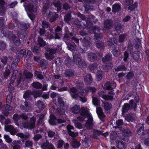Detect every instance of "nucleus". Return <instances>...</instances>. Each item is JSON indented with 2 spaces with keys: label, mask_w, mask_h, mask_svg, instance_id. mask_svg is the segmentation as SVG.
<instances>
[{
  "label": "nucleus",
  "mask_w": 149,
  "mask_h": 149,
  "mask_svg": "<svg viewBox=\"0 0 149 149\" xmlns=\"http://www.w3.org/2000/svg\"><path fill=\"white\" fill-rule=\"evenodd\" d=\"M71 109L74 113H80L81 116L77 117V119L79 120L83 121L85 118H87L88 120L85 125V126L87 129H90L93 128V118L87 108L83 107L80 109L79 106L75 105L71 108Z\"/></svg>",
  "instance_id": "1"
},
{
  "label": "nucleus",
  "mask_w": 149,
  "mask_h": 149,
  "mask_svg": "<svg viewBox=\"0 0 149 149\" xmlns=\"http://www.w3.org/2000/svg\"><path fill=\"white\" fill-rule=\"evenodd\" d=\"M20 118L23 120L22 122V126L25 128L29 129H33L35 128L36 118L33 116L30 118L29 123L28 121V118L25 114H21Z\"/></svg>",
  "instance_id": "2"
},
{
  "label": "nucleus",
  "mask_w": 149,
  "mask_h": 149,
  "mask_svg": "<svg viewBox=\"0 0 149 149\" xmlns=\"http://www.w3.org/2000/svg\"><path fill=\"white\" fill-rule=\"evenodd\" d=\"M13 22L16 23L19 29L17 33V35L21 38H24L25 37V33L24 31L26 30L29 27V25L24 22H19L17 19H13Z\"/></svg>",
  "instance_id": "3"
},
{
  "label": "nucleus",
  "mask_w": 149,
  "mask_h": 149,
  "mask_svg": "<svg viewBox=\"0 0 149 149\" xmlns=\"http://www.w3.org/2000/svg\"><path fill=\"white\" fill-rule=\"evenodd\" d=\"M81 58V56L80 55L76 54L73 56V62L79 67L85 68L87 66V63Z\"/></svg>",
  "instance_id": "4"
},
{
  "label": "nucleus",
  "mask_w": 149,
  "mask_h": 149,
  "mask_svg": "<svg viewBox=\"0 0 149 149\" xmlns=\"http://www.w3.org/2000/svg\"><path fill=\"white\" fill-rule=\"evenodd\" d=\"M25 9L27 8L28 11L31 12L35 13L37 11V8L32 3H31L27 0H26L24 4Z\"/></svg>",
  "instance_id": "5"
},
{
  "label": "nucleus",
  "mask_w": 149,
  "mask_h": 149,
  "mask_svg": "<svg viewBox=\"0 0 149 149\" xmlns=\"http://www.w3.org/2000/svg\"><path fill=\"white\" fill-rule=\"evenodd\" d=\"M70 91L71 92L70 95L72 98L78 99L79 97L78 90L75 87H73L70 88Z\"/></svg>",
  "instance_id": "6"
},
{
  "label": "nucleus",
  "mask_w": 149,
  "mask_h": 149,
  "mask_svg": "<svg viewBox=\"0 0 149 149\" xmlns=\"http://www.w3.org/2000/svg\"><path fill=\"white\" fill-rule=\"evenodd\" d=\"M5 130L6 132H9L12 135H15L17 133V131L16 129L12 125H7L5 127Z\"/></svg>",
  "instance_id": "7"
},
{
  "label": "nucleus",
  "mask_w": 149,
  "mask_h": 149,
  "mask_svg": "<svg viewBox=\"0 0 149 149\" xmlns=\"http://www.w3.org/2000/svg\"><path fill=\"white\" fill-rule=\"evenodd\" d=\"M47 16L48 18H49V21L51 22H54L57 18L58 17V15L55 12H49V13L47 14Z\"/></svg>",
  "instance_id": "8"
},
{
  "label": "nucleus",
  "mask_w": 149,
  "mask_h": 149,
  "mask_svg": "<svg viewBox=\"0 0 149 149\" xmlns=\"http://www.w3.org/2000/svg\"><path fill=\"white\" fill-rule=\"evenodd\" d=\"M98 95L105 100H111L113 99V97L112 95H108L104 94V92L103 91L99 92L98 93Z\"/></svg>",
  "instance_id": "9"
},
{
  "label": "nucleus",
  "mask_w": 149,
  "mask_h": 149,
  "mask_svg": "<svg viewBox=\"0 0 149 149\" xmlns=\"http://www.w3.org/2000/svg\"><path fill=\"white\" fill-rule=\"evenodd\" d=\"M20 108L24 111H28L31 109V104L29 102H25L24 105H21Z\"/></svg>",
  "instance_id": "10"
},
{
  "label": "nucleus",
  "mask_w": 149,
  "mask_h": 149,
  "mask_svg": "<svg viewBox=\"0 0 149 149\" xmlns=\"http://www.w3.org/2000/svg\"><path fill=\"white\" fill-rule=\"evenodd\" d=\"M83 45L84 47H87L91 44V40L90 37L88 36L85 37L82 40Z\"/></svg>",
  "instance_id": "11"
},
{
  "label": "nucleus",
  "mask_w": 149,
  "mask_h": 149,
  "mask_svg": "<svg viewBox=\"0 0 149 149\" xmlns=\"http://www.w3.org/2000/svg\"><path fill=\"white\" fill-rule=\"evenodd\" d=\"M87 56L88 60L91 62L95 61L97 58L96 54L92 52L88 53Z\"/></svg>",
  "instance_id": "12"
},
{
  "label": "nucleus",
  "mask_w": 149,
  "mask_h": 149,
  "mask_svg": "<svg viewBox=\"0 0 149 149\" xmlns=\"http://www.w3.org/2000/svg\"><path fill=\"white\" fill-rule=\"evenodd\" d=\"M113 25V22L111 19H108L104 21V27L107 29H111Z\"/></svg>",
  "instance_id": "13"
},
{
  "label": "nucleus",
  "mask_w": 149,
  "mask_h": 149,
  "mask_svg": "<svg viewBox=\"0 0 149 149\" xmlns=\"http://www.w3.org/2000/svg\"><path fill=\"white\" fill-rule=\"evenodd\" d=\"M137 128L138 130L137 133L139 135H143L145 134L143 124L141 123L138 124L137 125Z\"/></svg>",
  "instance_id": "14"
},
{
  "label": "nucleus",
  "mask_w": 149,
  "mask_h": 149,
  "mask_svg": "<svg viewBox=\"0 0 149 149\" xmlns=\"http://www.w3.org/2000/svg\"><path fill=\"white\" fill-rule=\"evenodd\" d=\"M65 32L64 34L63 38L64 39H66L67 40H68L71 38L73 36L72 33H69L68 30V28L67 27H65Z\"/></svg>",
  "instance_id": "15"
},
{
  "label": "nucleus",
  "mask_w": 149,
  "mask_h": 149,
  "mask_svg": "<svg viewBox=\"0 0 149 149\" xmlns=\"http://www.w3.org/2000/svg\"><path fill=\"white\" fill-rule=\"evenodd\" d=\"M84 81L86 83L90 84L93 81V79L91 74H87L84 77Z\"/></svg>",
  "instance_id": "16"
},
{
  "label": "nucleus",
  "mask_w": 149,
  "mask_h": 149,
  "mask_svg": "<svg viewBox=\"0 0 149 149\" xmlns=\"http://www.w3.org/2000/svg\"><path fill=\"white\" fill-rule=\"evenodd\" d=\"M64 74L66 77L69 78L74 75V72L72 70L67 69L65 71Z\"/></svg>",
  "instance_id": "17"
},
{
  "label": "nucleus",
  "mask_w": 149,
  "mask_h": 149,
  "mask_svg": "<svg viewBox=\"0 0 149 149\" xmlns=\"http://www.w3.org/2000/svg\"><path fill=\"white\" fill-rule=\"evenodd\" d=\"M84 1L87 2L86 4L84 6V7L86 10L87 11L92 9L91 6H90V4L89 3H93L95 2V0H83Z\"/></svg>",
  "instance_id": "18"
},
{
  "label": "nucleus",
  "mask_w": 149,
  "mask_h": 149,
  "mask_svg": "<svg viewBox=\"0 0 149 149\" xmlns=\"http://www.w3.org/2000/svg\"><path fill=\"white\" fill-rule=\"evenodd\" d=\"M96 111L100 119L102 120L103 118L105 117V115L102 111V108L100 107L97 108Z\"/></svg>",
  "instance_id": "19"
},
{
  "label": "nucleus",
  "mask_w": 149,
  "mask_h": 149,
  "mask_svg": "<svg viewBox=\"0 0 149 149\" xmlns=\"http://www.w3.org/2000/svg\"><path fill=\"white\" fill-rule=\"evenodd\" d=\"M94 17V16L93 15H89L88 17V19H87V20H86V24H84V26L86 27L90 25V24H91L92 21H93V20H91V21L90 20L93 19Z\"/></svg>",
  "instance_id": "20"
},
{
  "label": "nucleus",
  "mask_w": 149,
  "mask_h": 149,
  "mask_svg": "<svg viewBox=\"0 0 149 149\" xmlns=\"http://www.w3.org/2000/svg\"><path fill=\"white\" fill-rule=\"evenodd\" d=\"M66 43L69 50L72 51L76 49V45L74 42H70L69 43Z\"/></svg>",
  "instance_id": "21"
},
{
  "label": "nucleus",
  "mask_w": 149,
  "mask_h": 149,
  "mask_svg": "<svg viewBox=\"0 0 149 149\" xmlns=\"http://www.w3.org/2000/svg\"><path fill=\"white\" fill-rule=\"evenodd\" d=\"M53 4L55 7L57 8V12L60 11L61 9L62 3L59 1L54 2L53 3Z\"/></svg>",
  "instance_id": "22"
},
{
  "label": "nucleus",
  "mask_w": 149,
  "mask_h": 149,
  "mask_svg": "<svg viewBox=\"0 0 149 149\" xmlns=\"http://www.w3.org/2000/svg\"><path fill=\"white\" fill-rule=\"evenodd\" d=\"M121 6L120 4L116 3L113 4L112 6V11L113 12H116L120 10Z\"/></svg>",
  "instance_id": "23"
},
{
  "label": "nucleus",
  "mask_w": 149,
  "mask_h": 149,
  "mask_svg": "<svg viewBox=\"0 0 149 149\" xmlns=\"http://www.w3.org/2000/svg\"><path fill=\"white\" fill-rule=\"evenodd\" d=\"M117 146L118 148L120 149H125L126 147L125 144L122 141H118L117 143Z\"/></svg>",
  "instance_id": "24"
},
{
  "label": "nucleus",
  "mask_w": 149,
  "mask_h": 149,
  "mask_svg": "<svg viewBox=\"0 0 149 149\" xmlns=\"http://www.w3.org/2000/svg\"><path fill=\"white\" fill-rule=\"evenodd\" d=\"M20 142V141L19 140L14 141L12 143L13 149H19L21 147L18 143Z\"/></svg>",
  "instance_id": "25"
},
{
  "label": "nucleus",
  "mask_w": 149,
  "mask_h": 149,
  "mask_svg": "<svg viewBox=\"0 0 149 149\" xmlns=\"http://www.w3.org/2000/svg\"><path fill=\"white\" fill-rule=\"evenodd\" d=\"M112 59V55L110 53L107 54L102 59V61L104 63L110 61Z\"/></svg>",
  "instance_id": "26"
},
{
  "label": "nucleus",
  "mask_w": 149,
  "mask_h": 149,
  "mask_svg": "<svg viewBox=\"0 0 149 149\" xmlns=\"http://www.w3.org/2000/svg\"><path fill=\"white\" fill-rule=\"evenodd\" d=\"M85 90L87 92H91L93 93L96 92L97 89L95 87L88 86L85 88Z\"/></svg>",
  "instance_id": "27"
},
{
  "label": "nucleus",
  "mask_w": 149,
  "mask_h": 149,
  "mask_svg": "<svg viewBox=\"0 0 149 149\" xmlns=\"http://www.w3.org/2000/svg\"><path fill=\"white\" fill-rule=\"evenodd\" d=\"M125 119L128 122H132L135 120V118L134 116L132 114H128L125 118Z\"/></svg>",
  "instance_id": "28"
},
{
  "label": "nucleus",
  "mask_w": 149,
  "mask_h": 149,
  "mask_svg": "<svg viewBox=\"0 0 149 149\" xmlns=\"http://www.w3.org/2000/svg\"><path fill=\"white\" fill-rule=\"evenodd\" d=\"M41 67L43 69H45L47 67L48 63V62L45 59H41L40 62Z\"/></svg>",
  "instance_id": "29"
},
{
  "label": "nucleus",
  "mask_w": 149,
  "mask_h": 149,
  "mask_svg": "<svg viewBox=\"0 0 149 149\" xmlns=\"http://www.w3.org/2000/svg\"><path fill=\"white\" fill-rule=\"evenodd\" d=\"M72 146L74 148H78L80 145V143L74 138H73L71 143Z\"/></svg>",
  "instance_id": "30"
},
{
  "label": "nucleus",
  "mask_w": 149,
  "mask_h": 149,
  "mask_svg": "<svg viewBox=\"0 0 149 149\" xmlns=\"http://www.w3.org/2000/svg\"><path fill=\"white\" fill-rule=\"evenodd\" d=\"M103 74L104 72L101 70H99L97 71L96 75L98 81H100L102 79Z\"/></svg>",
  "instance_id": "31"
},
{
  "label": "nucleus",
  "mask_w": 149,
  "mask_h": 149,
  "mask_svg": "<svg viewBox=\"0 0 149 149\" xmlns=\"http://www.w3.org/2000/svg\"><path fill=\"white\" fill-rule=\"evenodd\" d=\"M122 132L123 135L125 136H129L131 135V132L128 129H124L123 130Z\"/></svg>",
  "instance_id": "32"
},
{
  "label": "nucleus",
  "mask_w": 149,
  "mask_h": 149,
  "mask_svg": "<svg viewBox=\"0 0 149 149\" xmlns=\"http://www.w3.org/2000/svg\"><path fill=\"white\" fill-rule=\"evenodd\" d=\"M13 42L17 46H19L22 45V43L19 40V38L15 36L12 39Z\"/></svg>",
  "instance_id": "33"
},
{
  "label": "nucleus",
  "mask_w": 149,
  "mask_h": 149,
  "mask_svg": "<svg viewBox=\"0 0 149 149\" xmlns=\"http://www.w3.org/2000/svg\"><path fill=\"white\" fill-rule=\"evenodd\" d=\"M57 119L55 116L53 115H52L50 116V119L49 120V123L51 125H56Z\"/></svg>",
  "instance_id": "34"
},
{
  "label": "nucleus",
  "mask_w": 149,
  "mask_h": 149,
  "mask_svg": "<svg viewBox=\"0 0 149 149\" xmlns=\"http://www.w3.org/2000/svg\"><path fill=\"white\" fill-rule=\"evenodd\" d=\"M26 54V50L25 49H23L18 51L17 54L20 58L23 57L24 55H25Z\"/></svg>",
  "instance_id": "35"
},
{
  "label": "nucleus",
  "mask_w": 149,
  "mask_h": 149,
  "mask_svg": "<svg viewBox=\"0 0 149 149\" xmlns=\"http://www.w3.org/2000/svg\"><path fill=\"white\" fill-rule=\"evenodd\" d=\"M44 5L43 9L45 10L47 8H49L52 5V3L49 1L47 0L44 1Z\"/></svg>",
  "instance_id": "36"
},
{
  "label": "nucleus",
  "mask_w": 149,
  "mask_h": 149,
  "mask_svg": "<svg viewBox=\"0 0 149 149\" xmlns=\"http://www.w3.org/2000/svg\"><path fill=\"white\" fill-rule=\"evenodd\" d=\"M51 143L46 140V141L43 142L41 144V147L42 149H47Z\"/></svg>",
  "instance_id": "37"
},
{
  "label": "nucleus",
  "mask_w": 149,
  "mask_h": 149,
  "mask_svg": "<svg viewBox=\"0 0 149 149\" xmlns=\"http://www.w3.org/2000/svg\"><path fill=\"white\" fill-rule=\"evenodd\" d=\"M36 106L39 109H42L45 107V104L43 102L39 100L37 101Z\"/></svg>",
  "instance_id": "38"
},
{
  "label": "nucleus",
  "mask_w": 149,
  "mask_h": 149,
  "mask_svg": "<svg viewBox=\"0 0 149 149\" xmlns=\"http://www.w3.org/2000/svg\"><path fill=\"white\" fill-rule=\"evenodd\" d=\"M32 86L36 89H40L42 87V85L41 84L38 82H34L32 84Z\"/></svg>",
  "instance_id": "39"
},
{
  "label": "nucleus",
  "mask_w": 149,
  "mask_h": 149,
  "mask_svg": "<svg viewBox=\"0 0 149 149\" xmlns=\"http://www.w3.org/2000/svg\"><path fill=\"white\" fill-rule=\"evenodd\" d=\"M83 143L84 146L86 147L90 146L91 145V139H89L85 138Z\"/></svg>",
  "instance_id": "40"
},
{
  "label": "nucleus",
  "mask_w": 149,
  "mask_h": 149,
  "mask_svg": "<svg viewBox=\"0 0 149 149\" xmlns=\"http://www.w3.org/2000/svg\"><path fill=\"white\" fill-rule=\"evenodd\" d=\"M130 108V105L128 104H125L123 106L122 111L123 113H125L128 111Z\"/></svg>",
  "instance_id": "41"
},
{
  "label": "nucleus",
  "mask_w": 149,
  "mask_h": 149,
  "mask_svg": "<svg viewBox=\"0 0 149 149\" xmlns=\"http://www.w3.org/2000/svg\"><path fill=\"white\" fill-rule=\"evenodd\" d=\"M33 92L30 90L26 91L24 94L23 97L25 99H27L32 95Z\"/></svg>",
  "instance_id": "42"
},
{
  "label": "nucleus",
  "mask_w": 149,
  "mask_h": 149,
  "mask_svg": "<svg viewBox=\"0 0 149 149\" xmlns=\"http://www.w3.org/2000/svg\"><path fill=\"white\" fill-rule=\"evenodd\" d=\"M104 109L106 110H109L111 107V104L108 102H103Z\"/></svg>",
  "instance_id": "43"
},
{
  "label": "nucleus",
  "mask_w": 149,
  "mask_h": 149,
  "mask_svg": "<svg viewBox=\"0 0 149 149\" xmlns=\"http://www.w3.org/2000/svg\"><path fill=\"white\" fill-rule=\"evenodd\" d=\"M66 116L64 115L63 116H62L59 119H57V122L59 124L65 123L66 122Z\"/></svg>",
  "instance_id": "44"
},
{
  "label": "nucleus",
  "mask_w": 149,
  "mask_h": 149,
  "mask_svg": "<svg viewBox=\"0 0 149 149\" xmlns=\"http://www.w3.org/2000/svg\"><path fill=\"white\" fill-rule=\"evenodd\" d=\"M42 25L44 29L49 28L50 26L49 22L45 21H42Z\"/></svg>",
  "instance_id": "45"
},
{
  "label": "nucleus",
  "mask_w": 149,
  "mask_h": 149,
  "mask_svg": "<svg viewBox=\"0 0 149 149\" xmlns=\"http://www.w3.org/2000/svg\"><path fill=\"white\" fill-rule=\"evenodd\" d=\"M17 136L19 137H20L22 138L27 139L29 138L30 136V134L29 133H26L24 134L22 133L17 134Z\"/></svg>",
  "instance_id": "46"
},
{
  "label": "nucleus",
  "mask_w": 149,
  "mask_h": 149,
  "mask_svg": "<svg viewBox=\"0 0 149 149\" xmlns=\"http://www.w3.org/2000/svg\"><path fill=\"white\" fill-rule=\"evenodd\" d=\"M10 104H8L6 103V105H3L1 107V109L2 110H6L10 111L12 110V107L10 106Z\"/></svg>",
  "instance_id": "47"
},
{
  "label": "nucleus",
  "mask_w": 149,
  "mask_h": 149,
  "mask_svg": "<svg viewBox=\"0 0 149 149\" xmlns=\"http://www.w3.org/2000/svg\"><path fill=\"white\" fill-rule=\"evenodd\" d=\"M98 65L97 64L94 63L90 65L89 66V69L91 71H93L97 68Z\"/></svg>",
  "instance_id": "48"
},
{
  "label": "nucleus",
  "mask_w": 149,
  "mask_h": 149,
  "mask_svg": "<svg viewBox=\"0 0 149 149\" xmlns=\"http://www.w3.org/2000/svg\"><path fill=\"white\" fill-rule=\"evenodd\" d=\"M38 42L40 47H44L45 45V41L41 37H39L38 38Z\"/></svg>",
  "instance_id": "49"
},
{
  "label": "nucleus",
  "mask_w": 149,
  "mask_h": 149,
  "mask_svg": "<svg viewBox=\"0 0 149 149\" xmlns=\"http://www.w3.org/2000/svg\"><path fill=\"white\" fill-rule=\"evenodd\" d=\"M56 111L58 114L62 115V116H63L64 115H65V111L63 108H58L56 109Z\"/></svg>",
  "instance_id": "50"
},
{
  "label": "nucleus",
  "mask_w": 149,
  "mask_h": 149,
  "mask_svg": "<svg viewBox=\"0 0 149 149\" xmlns=\"http://www.w3.org/2000/svg\"><path fill=\"white\" fill-rule=\"evenodd\" d=\"M4 34L6 37H7L11 39L15 36L12 32L10 31H6Z\"/></svg>",
  "instance_id": "51"
},
{
  "label": "nucleus",
  "mask_w": 149,
  "mask_h": 149,
  "mask_svg": "<svg viewBox=\"0 0 149 149\" xmlns=\"http://www.w3.org/2000/svg\"><path fill=\"white\" fill-rule=\"evenodd\" d=\"M40 51V47L37 45H35L33 49V52L36 54H38Z\"/></svg>",
  "instance_id": "52"
},
{
  "label": "nucleus",
  "mask_w": 149,
  "mask_h": 149,
  "mask_svg": "<svg viewBox=\"0 0 149 149\" xmlns=\"http://www.w3.org/2000/svg\"><path fill=\"white\" fill-rule=\"evenodd\" d=\"M124 28V26L121 24H118L116 26L115 30L118 33H120L121 31Z\"/></svg>",
  "instance_id": "53"
},
{
  "label": "nucleus",
  "mask_w": 149,
  "mask_h": 149,
  "mask_svg": "<svg viewBox=\"0 0 149 149\" xmlns=\"http://www.w3.org/2000/svg\"><path fill=\"white\" fill-rule=\"evenodd\" d=\"M126 68L123 65L119 66L115 69V70L116 71H119L122 70L126 71Z\"/></svg>",
  "instance_id": "54"
},
{
  "label": "nucleus",
  "mask_w": 149,
  "mask_h": 149,
  "mask_svg": "<svg viewBox=\"0 0 149 149\" xmlns=\"http://www.w3.org/2000/svg\"><path fill=\"white\" fill-rule=\"evenodd\" d=\"M24 75L26 79L31 78L33 76V74L27 71H25L24 72Z\"/></svg>",
  "instance_id": "55"
},
{
  "label": "nucleus",
  "mask_w": 149,
  "mask_h": 149,
  "mask_svg": "<svg viewBox=\"0 0 149 149\" xmlns=\"http://www.w3.org/2000/svg\"><path fill=\"white\" fill-rule=\"evenodd\" d=\"M13 98L12 95L10 93L7 96L6 98V102L8 104H10Z\"/></svg>",
  "instance_id": "56"
},
{
  "label": "nucleus",
  "mask_w": 149,
  "mask_h": 149,
  "mask_svg": "<svg viewBox=\"0 0 149 149\" xmlns=\"http://www.w3.org/2000/svg\"><path fill=\"white\" fill-rule=\"evenodd\" d=\"M104 86L105 88L108 90H111L114 88L112 87L111 83L109 82H107L105 83Z\"/></svg>",
  "instance_id": "57"
},
{
  "label": "nucleus",
  "mask_w": 149,
  "mask_h": 149,
  "mask_svg": "<svg viewBox=\"0 0 149 149\" xmlns=\"http://www.w3.org/2000/svg\"><path fill=\"white\" fill-rule=\"evenodd\" d=\"M117 41L113 38H111L110 40L108 41V45L110 47H113L114 43H116Z\"/></svg>",
  "instance_id": "58"
},
{
  "label": "nucleus",
  "mask_w": 149,
  "mask_h": 149,
  "mask_svg": "<svg viewBox=\"0 0 149 149\" xmlns=\"http://www.w3.org/2000/svg\"><path fill=\"white\" fill-rule=\"evenodd\" d=\"M25 147L31 148L33 146V143L32 141L27 140L25 143Z\"/></svg>",
  "instance_id": "59"
},
{
  "label": "nucleus",
  "mask_w": 149,
  "mask_h": 149,
  "mask_svg": "<svg viewBox=\"0 0 149 149\" xmlns=\"http://www.w3.org/2000/svg\"><path fill=\"white\" fill-rule=\"evenodd\" d=\"M92 98L93 104L96 106H98L99 104V100L97 98L93 95L92 96Z\"/></svg>",
  "instance_id": "60"
},
{
  "label": "nucleus",
  "mask_w": 149,
  "mask_h": 149,
  "mask_svg": "<svg viewBox=\"0 0 149 149\" xmlns=\"http://www.w3.org/2000/svg\"><path fill=\"white\" fill-rule=\"evenodd\" d=\"M65 21L67 23L69 22L71 20V14L70 13H68L65 16L64 18Z\"/></svg>",
  "instance_id": "61"
},
{
  "label": "nucleus",
  "mask_w": 149,
  "mask_h": 149,
  "mask_svg": "<svg viewBox=\"0 0 149 149\" xmlns=\"http://www.w3.org/2000/svg\"><path fill=\"white\" fill-rule=\"evenodd\" d=\"M58 104L60 105V106L61 107H64L65 105V103L63 100V98L61 97H59L58 99Z\"/></svg>",
  "instance_id": "62"
},
{
  "label": "nucleus",
  "mask_w": 149,
  "mask_h": 149,
  "mask_svg": "<svg viewBox=\"0 0 149 149\" xmlns=\"http://www.w3.org/2000/svg\"><path fill=\"white\" fill-rule=\"evenodd\" d=\"M45 49L47 50L48 51V52L50 54L53 56L56 53V49L54 48H51L49 50H48L47 48H46V47L45 48Z\"/></svg>",
  "instance_id": "63"
},
{
  "label": "nucleus",
  "mask_w": 149,
  "mask_h": 149,
  "mask_svg": "<svg viewBox=\"0 0 149 149\" xmlns=\"http://www.w3.org/2000/svg\"><path fill=\"white\" fill-rule=\"evenodd\" d=\"M45 55L46 58L49 60H52L54 58V56L50 54L49 53H46Z\"/></svg>",
  "instance_id": "64"
}]
</instances>
